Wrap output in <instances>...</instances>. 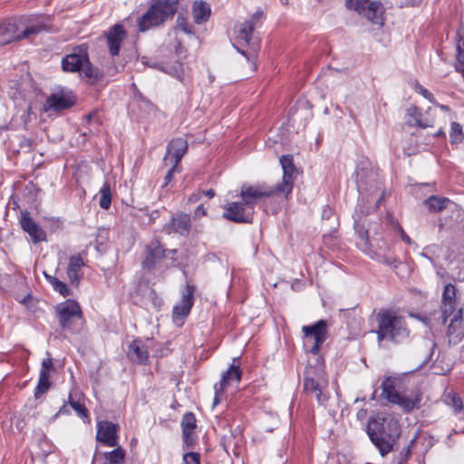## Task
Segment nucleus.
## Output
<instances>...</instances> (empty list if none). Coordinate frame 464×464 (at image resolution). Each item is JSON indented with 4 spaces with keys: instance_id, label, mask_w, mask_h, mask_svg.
Segmentation results:
<instances>
[{
    "instance_id": "1",
    "label": "nucleus",
    "mask_w": 464,
    "mask_h": 464,
    "mask_svg": "<svg viewBox=\"0 0 464 464\" xmlns=\"http://www.w3.org/2000/svg\"><path fill=\"white\" fill-rule=\"evenodd\" d=\"M355 180L359 192L356 212L368 215L371 207L365 206L370 198L381 189L382 179L377 169H374L368 160H361L355 170Z\"/></svg>"
},
{
    "instance_id": "2",
    "label": "nucleus",
    "mask_w": 464,
    "mask_h": 464,
    "mask_svg": "<svg viewBox=\"0 0 464 464\" xmlns=\"http://www.w3.org/2000/svg\"><path fill=\"white\" fill-rule=\"evenodd\" d=\"M367 433L381 456L385 457L397 449L401 428L398 420L393 418H385L382 421L370 422Z\"/></svg>"
},
{
    "instance_id": "3",
    "label": "nucleus",
    "mask_w": 464,
    "mask_h": 464,
    "mask_svg": "<svg viewBox=\"0 0 464 464\" xmlns=\"http://www.w3.org/2000/svg\"><path fill=\"white\" fill-rule=\"evenodd\" d=\"M378 342L384 340L399 343L410 336L405 318L392 310H381L376 315Z\"/></svg>"
},
{
    "instance_id": "4",
    "label": "nucleus",
    "mask_w": 464,
    "mask_h": 464,
    "mask_svg": "<svg viewBox=\"0 0 464 464\" xmlns=\"http://www.w3.org/2000/svg\"><path fill=\"white\" fill-rule=\"evenodd\" d=\"M179 0H152L147 12L139 18L140 32L158 26L171 19L177 12Z\"/></svg>"
},
{
    "instance_id": "5",
    "label": "nucleus",
    "mask_w": 464,
    "mask_h": 464,
    "mask_svg": "<svg viewBox=\"0 0 464 464\" xmlns=\"http://www.w3.org/2000/svg\"><path fill=\"white\" fill-rule=\"evenodd\" d=\"M47 30V25L37 22L25 25L21 20L11 18L0 24V45L25 39Z\"/></svg>"
},
{
    "instance_id": "6",
    "label": "nucleus",
    "mask_w": 464,
    "mask_h": 464,
    "mask_svg": "<svg viewBox=\"0 0 464 464\" xmlns=\"http://www.w3.org/2000/svg\"><path fill=\"white\" fill-rule=\"evenodd\" d=\"M62 66L65 72H80L88 79L99 78V71L91 64L85 45L74 47L72 52L63 59Z\"/></svg>"
},
{
    "instance_id": "7",
    "label": "nucleus",
    "mask_w": 464,
    "mask_h": 464,
    "mask_svg": "<svg viewBox=\"0 0 464 464\" xmlns=\"http://www.w3.org/2000/svg\"><path fill=\"white\" fill-rule=\"evenodd\" d=\"M55 313L63 330L76 331L79 322L82 319V309L72 299L58 304L55 306Z\"/></svg>"
},
{
    "instance_id": "8",
    "label": "nucleus",
    "mask_w": 464,
    "mask_h": 464,
    "mask_svg": "<svg viewBox=\"0 0 464 464\" xmlns=\"http://www.w3.org/2000/svg\"><path fill=\"white\" fill-rule=\"evenodd\" d=\"M283 197V193L278 191L277 187L269 186L266 183H260L256 185L244 184L241 187L240 197L242 200L251 207L254 210L255 205L262 198L271 197Z\"/></svg>"
},
{
    "instance_id": "9",
    "label": "nucleus",
    "mask_w": 464,
    "mask_h": 464,
    "mask_svg": "<svg viewBox=\"0 0 464 464\" xmlns=\"http://www.w3.org/2000/svg\"><path fill=\"white\" fill-rule=\"evenodd\" d=\"M346 5L376 24H382L384 8L380 2L371 0H346Z\"/></svg>"
},
{
    "instance_id": "10",
    "label": "nucleus",
    "mask_w": 464,
    "mask_h": 464,
    "mask_svg": "<svg viewBox=\"0 0 464 464\" xmlns=\"http://www.w3.org/2000/svg\"><path fill=\"white\" fill-rule=\"evenodd\" d=\"M306 341L310 338L314 339L313 345L309 349V353L317 354L320 351L322 344L327 338V322L325 320H319L312 325H304L302 327Z\"/></svg>"
},
{
    "instance_id": "11",
    "label": "nucleus",
    "mask_w": 464,
    "mask_h": 464,
    "mask_svg": "<svg viewBox=\"0 0 464 464\" xmlns=\"http://www.w3.org/2000/svg\"><path fill=\"white\" fill-rule=\"evenodd\" d=\"M223 218L236 223H251L254 210L242 200V202H230L224 206Z\"/></svg>"
},
{
    "instance_id": "12",
    "label": "nucleus",
    "mask_w": 464,
    "mask_h": 464,
    "mask_svg": "<svg viewBox=\"0 0 464 464\" xmlns=\"http://www.w3.org/2000/svg\"><path fill=\"white\" fill-rule=\"evenodd\" d=\"M241 370L239 366L232 364L223 374L219 382L214 385L215 396L213 407L220 403L224 398L225 390L227 386L238 383L241 380Z\"/></svg>"
},
{
    "instance_id": "13",
    "label": "nucleus",
    "mask_w": 464,
    "mask_h": 464,
    "mask_svg": "<svg viewBox=\"0 0 464 464\" xmlns=\"http://www.w3.org/2000/svg\"><path fill=\"white\" fill-rule=\"evenodd\" d=\"M280 164L283 169V179L282 182L276 186L277 187L278 191L283 193V197L287 198L293 190L295 179L294 175L296 172V169L293 162V156L283 155L280 158Z\"/></svg>"
},
{
    "instance_id": "14",
    "label": "nucleus",
    "mask_w": 464,
    "mask_h": 464,
    "mask_svg": "<svg viewBox=\"0 0 464 464\" xmlns=\"http://www.w3.org/2000/svg\"><path fill=\"white\" fill-rule=\"evenodd\" d=\"M382 395L392 403L400 405L406 411H411L416 407L418 400L409 398L405 395L401 394L395 390L393 382L387 378L382 383Z\"/></svg>"
},
{
    "instance_id": "15",
    "label": "nucleus",
    "mask_w": 464,
    "mask_h": 464,
    "mask_svg": "<svg viewBox=\"0 0 464 464\" xmlns=\"http://www.w3.org/2000/svg\"><path fill=\"white\" fill-rule=\"evenodd\" d=\"M119 427L108 420H101L97 423L96 440L108 447H116L119 443Z\"/></svg>"
},
{
    "instance_id": "16",
    "label": "nucleus",
    "mask_w": 464,
    "mask_h": 464,
    "mask_svg": "<svg viewBox=\"0 0 464 464\" xmlns=\"http://www.w3.org/2000/svg\"><path fill=\"white\" fill-rule=\"evenodd\" d=\"M187 150V140L182 138L173 139L168 145L167 153L163 160L164 164L166 166L173 165V168H177Z\"/></svg>"
},
{
    "instance_id": "17",
    "label": "nucleus",
    "mask_w": 464,
    "mask_h": 464,
    "mask_svg": "<svg viewBox=\"0 0 464 464\" xmlns=\"http://www.w3.org/2000/svg\"><path fill=\"white\" fill-rule=\"evenodd\" d=\"M194 285L188 284L182 292L180 301L173 308L172 316L175 321L182 320L189 314L194 304Z\"/></svg>"
},
{
    "instance_id": "18",
    "label": "nucleus",
    "mask_w": 464,
    "mask_h": 464,
    "mask_svg": "<svg viewBox=\"0 0 464 464\" xmlns=\"http://www.w3.org/2000/svg\"><path fill=\"white\" fill-rule=\"evenodd\" d=\"M19 221L21 227L28 233L34 243L46 240L45 231L31 218L28 212H22Z\"/></svg>"
},
{
    "instance_id": "19",
    "label": "nucleus",
    "mask_w": 464,
    "mask_h": 464,
    "mask_svg": "<svg viewBox=\"0 0 464 464\" xmlns=\"http://www.w3.org/2000/svg\"><path fill=\"white\" fill-rule=\"evenodd\" d=\"M464 336V321L462 308L458 309L454 316L450 318L447 331V337L450 344L459 343Z\"/></svg>"
},
{
    "instance_id": "20",
    "label": "nucleus",
    "mask_w": 464,
    "mask_h": 464,
    "mask_svg": "<svg viewBox=\"0 0 464 464\" xmlns=\"http://www.w3.org/2000/svg\"><path fill=\"white\" fill-rule=\"evenodd\" d=\"M190 229V218L187 214H180L172 218L169 223L164 226V231L168 234H179L187 236Z\"/></svg>"
},
{
    "instance_id": "21",
    "label": "nucleus",
    "mask_w": 464,
    "mask_h": 464,
    "mask_svg": "<svg viewBox=\"0 0 464 464\" xmlns=\"http://www.w3.org/2000/svg\"><path fill=\"white\" fill-rule=\"evenodd\" d=\"M126 37V32L120 24L113 25L107 34V41L110 53L112 56L118 55L122 41Z\"/></svg>"
},
{
    "instance_id": "22",
    "label": "nucleus",
    "mask_w": 464,
    "mask_h": 464,
    "mask_svg": "<svg viewBox=\"0 0 464 464\" xmlns=\"http://www.w3.org/2000/svg\"><path fill=\"white\" fill-rule=\"evenodd\" d=\"M165 253L166 250L158 241L151 242L147 246V255L142 261L143 267L152 269L165 257Z\"/></svg>"
},
{
    "instance_id": "23",
    "label": "nucleus",
    "mask_w": 464,
    "mask_h": 464,
    "mask_svg": "<svg viewBox=\"0 0 464 464\" xmlns=\"http://www.w3.org/2000/svg\"><path fill=\"white\" fill-rule=\"evenodd\" d=\"M75 102L74 96L71 92H60L53 93L47 98L46 104L49 109L61 111L71 108Z\"/></svg>"
},
{
    "instance_id": "24",
    "label": "nucleus",
    "mask_w": 464,
    "mask_h": 464,
    "mask_svg": "<svg viewBox=\"0 0 464 464\" xmlns=\"http://www.w3.org/2000/svg\"><path fill=\"white\" fill-rule=\"evenodd\" d=\"M211 10L210 6L203 2H195L192 6V15L194 22L198 24H201L207 22L210 16Z\"/></svg>"
},
{
    "instance_id": "25",
    "label": "nucleus",
    "mask_w": 464,
    "mask_h": 464,
    "mask_svg": "<svg viewBox=\"0 0 464 464\" xmlns=\"http://www.w3.org/2000/svg\"><path fill=\"white\" fill-rule=\"evenodd\" d=\"M455 70L464 73V28H460L457 34Z\"/></svg>"
},
{
    "instance_id": "26",
    "label": "nucleus",
    "mask_w": 464,
    "mask_h": 464,
    "mask_svg": "<svg viewBox=\"0 0 464 464\" xmlns=\"http://www.w3.org/2000/svg\"><path fill=\"white\" fill-rule=\"evenodd\" d=\"M254 28L255 26L253 25V21H245L239 25L237 37L246 42L247 44L251 45ZM252 49L253 53H251L250 56L255 57L256 52V44H252Z\"/></svg>"
},
{
    "instance_id": "27",
    "label": "nucleus",
    "mask_w": 464,
    "mask_h": 464,
    "mask_svg": "<svg viewBox=\"0 0 464 464\" xmlns=\"http://www.w3.org/2000/svg\"><path fill=\"white\" fill-rule=\"evenodd\" d=\"M128 356L132 362L137 363H146L149 358L147 350L140 347L137 341L130 343Z\"/></svg>"
},
{
    "instance_id": "28",
    "label": "nucleus",
    "mask_w": 464,
    "mask_h": 464,
    "mask_svg": "<svg viewBox=\"0 0 464 464\" xmlns=\"http://www.w3.org/2000/svg\"><path fill=\"white\" fill-rule=\"evenodd\" d=\"M83 265V260L80 256H72L70 258L67 275L72 284L78 285L80 280L79 271Z\"/></svg>"
},
{
    "instance_id": "29",
    "label": "nucleus",
    "mask_w": 464,
    "mask_h": 464,
    "mask_svg": "<svg viewBox=\"0 0 464 464\" xmlns=\"http://www.w3.org/2000/svg\"><path fill=\"white\" fill-rule=\"evenodd\" d=\"M444 401L453 409L454 414L459 420H464V406L459 395L453 392H449L445 394Z\"/></svg>"
},
{
    "instance_id": "30",
    "label": "nucleus",
    "mask_w": 464,
    "mask_h": 464,
    "mask_svg": "<svg viewBox=\"0 0 464 464\" xmlns=\"http://www.w3.org/2000/svg\"><path fill=\"white\" fill-rule=\"evenodd\" d=\"M304 390L306 392L314 393L320 403H323L326 401V396L322 392L321 384L313 378H304Z\"/></svg>"
},
{
    "instance_id": "31",
    "label": "nucleus",
    "mask_w": 464,
    "mask_h": 464,
    "mask_svg": "<svg viewBox=\"0 0 464 464\" xmlns=\"http://www.w3.org/2000/svg\"><path fill=\"white\" fill-rule=\"evenodd\" d=\"M82 394L72 391L69 394V404L75 411L77 415L82 419L88 418V411L83 402L81 401Z\"/></svg>"
},
{
    "instance_id": "32",
    "label": "nucleus",
    "mask_w": 464,
    "mask_h": 464,
    "mask_svg": "<svg viewBox=\"0 0 464 464\" xmlns=\"http://www.w3.org/2000/svg\"><path fill=\"white\" fill-rule=\"evenodd\" d=\"M406 115L408 116V123L412 126H419L420 128H428L432 126V121H422L421 113L415 106L407 109Z\"/></svg>"
},
{
    "instance_id": "33",
    "label": "nucleus",
    "mask_w": 464,
    "mask_h": 464,
    "mask_svg": "<svg viewBox=\"0 0 464 464\" xmlns=\"http://www.w3.org/2000/svg\"><path fill=\"white\" fill-rule=\"evenodd\" d=\"M450 199L444 197L430 196L424 200V205L431 212H440L447 208Z\"/></svg>"
},
{
    "instance_id": "34",
    "label": "nucleus",
    "mask_w": 464,
    "mask_h": 464,
    "mask_svg": "<svg viewBox=\"0 0 464 464\" xmlns=\"http://www.w3.org/2000/svg\"><path fill=\"white\" fill-rule=\"evenodd\" d=\"M104 458L108 461L104 464H124L125 451L121 447L117 445L113 450L105 452Z\"/></svg>"
},
{
    "instance_id": "35",
    "label": "nucleus",
    "mask_w": 464,
    "mask_h": 464,
    "mask_svg": "<svg viewBox=\"0 0 464 464\" xmlns=\"http://www.w3.org/2000/svg\"><path fill=\"white\" fill-rule=\"evenodd\" d=\"M100 207L103 209H108L111 203V186L108 182L103 183L100 189Z\"/></svg>"
},
{
    "instance_id": "36",
    "label": "nucleus",
    "mask_w": 464,
    "mask_h": 464,
    "mask_svg": "<svg viewBox=\"0 0 464 464\" xmlns=\"http://www.w3.org/2000/svg\"><path fill=\"white\" fill-rule=\"evenodd\" d=\"M45 275L47 281L51 284L53 288L59 292L63 296H68L71 295V291L66 284L60 281L58 278L53 276Z\"/></svg>"
},
{
    "instance_id": "37",
    "label": "nucleus",
    "mask_w": 464,
    "mask_h": 464,
    "mask_svg": "<svg viewBox=\"0 0 464 464\" xmlns=\"http://www.w3.org/2000/svg\"><path fill=\"white\" fill-rule=\"evenodd\" d=\"M196 426L195 415L192 412L185 413L181 420L182 433L193 432Z\"/></svg>"
},
{
    "instance_id": "38",
    "label": "nucleus",
    "mask_w": 464,
    "mask_h": 464,
    "mask_svg": "<svg viewBox=\"0 0 464 464\" xmlns=\"http://www.w3.org/2000/svg\"><path fill=\"white\" fill-rule=\"evenodd\" d=\"M458 310L456 309V303H450V302H442L441 306V318L442 323L446 324L448 321V318H452L454 316V314H456Z\"/></svg>"
},
{
    "instance_id": "39",
    "label": "nucleus",
    "mask_w": 464,
    "mask_h": 464,
    "mask_svg": "<svg viewBox=\"0 0 464 464\" xmlns=\"http://www.w3.org/2000/svg\"><path fill=\"white\" fill-rule=\"evenodd\" d=\"M51 386L50 378L49 377H41L39 376V382L34 391L35 398H40L44 393H45Z\"/></svg>"
},
{
    "instance_id": "40",
    "label": "nucleus",
    "mask_w": 464,
    "mask_h": 464,
    "mask_svg": "<svg viewBox=\"0 0 464 464\" xmlns=\"http://www.w3.org/2000/svg\"><path fill=\"white\" fill-rule=\"evenodd\" d=\"M165 72L171 76L177 78L179 81L182 82L184 79V69L183 65L180 63H175L165 70Z\"/></svg>"
},
{
    "instance_id": "41",
    "label": "nucleus",
    "mask_w": 464,
    "mask_h": 464,
    "mask_svg": "<svg viewBox=\"0 0 464 464\" xmlns=\"http://www.w3.org/2000/svg\"><path fill=\"white\" fill-rule=\"evenodd\" d=\"M450 135L452 143L461 142L464 138L461 125L457 122H452Z\"/></svg>"
},
{
    "instance_id": "42",
    "label": "nucleus",
    "mask_w": 464,
    "mask_h": 464,
    "mask_svg": "<svg viewBox=\"0 0 464 464\" xmlns=\"http://www.w3.org/2000/svg\"><path fill=\"white\" fill-rule=\"evenodd\" d=\"M456 287L452 284H447L442 293V302L456 303Z\"/></svg>"
},
{
    "instance_id": "43",
    "label": "nucleus",
    "mask_w": 464,
    "mask_h": 464,
    "mask_svg": "<svg viewBox=\"0 0 464 464\" xmlns=\"http://www.w3.org/2000/svg\"><path fill=\"white\" fill-rule=\"evenodd\" d=\"M359 213L362 214L360 211H358V212L355 211V214L353 216L354 228H355L356 232L358 233L359 237L362 239L365 240V242H367L368 241V231L365 230L363 228V227L359 224V219H360Z\"/></svg>"
},
{
    "instance_id": "44",
    "label": "nucleus",
    "mask_w": 464,
    "mask_h": 464,
    "mask_svg": "<svg viewBox=\"0 0 464 464\" xmlns=\"http://www.w3.org/2000/svg\"><path fill=\"white\" fill-rule=\"evenodd\" d=\"M183 464H200V456L197 452H187L183 455Z\"/></svg>"
},
{
    "instance_id": "45",
    "label": "nucleus",
    "mask_w": 464,
    "mask_h": 464,
    "mask_svg": "<svg viewBox=\"0 0 464 464\" xmlns=\"http://www.w3.org/2000/svg\"><path fill=\"white\" fill-rule=\"evenodd\" d=\"M414 440H411L410 445H408L406 448H403L399 456H398V460H397V464H404L407 462L410 455H411V444H413L414 442Z\"/></svg>"
},
{
    "instance_id": "46",
    "label": "nucleus",
    "mask_w": 464,
    "mask_h": 464,
    "mask_svg": "<svg viewBox=\"0 0 464 464\" xmlns=\"http://www.w3.org/2000/svg\"><path fill=\"white\" fill-rule=\"evenodd\" d=\"M53 367V362L51 358L44 359L42 362L41 370L39 376L41 377H49L50 378V370Z\"/></svg>"
},
{
    "instance_id": "47",
    "label": "nucleus",
    "mask_w": 464,
    "mask_h": 464,
    "mask_svg": "<svg viewBox=\"0 0 464 464\" xmlns=\"http://www.w3.org/2000/svg\"><path fill=\"white\" fill-rule=\"evenodd\" d=\"M414 89L418 93L422 95L425 99L429 100L430 102L435 103L434 97L429 90H427L426 88H424L423 86H421L420 84H419L417 82L414 85Z\"/></svg>"
},
{
    "instance_id": "48",
    "label": "nucleus",
    "mask_w": 464,
    "mask_h": 464,
    "mask_svg": "<svg viewBox=\"0 0 464 464\" xmlns=\"http://www.w3.org/2000/svg\"><path fill=\"white\" fill-rule=\"evenodd\" d=\"M176 29L184 32L185 34H192V27L189 25L184 18H178V24Z\"/></svg>"
},
{
    "instance_id": "49",
    "label": "nucleus",
    "mask_w": 464,
    "mask_h": 464,
    "mask_svg": "<svg viewBox=\"0 0 464 464\" xmlns=\"http://www.w3.org/2000/svg\"><path fill=\"white\" fill-rule=\"evenodd\" d=\"M205 216H207V209L204 208L203 204H200L196 208L194 211V218H199Z\"/></svg>"
},
{
    "instance_id": "50",
    "label": "nucleus",
    "mask_w": 464,
    "mask_h": 464,
    "mask_svg": "<svg viewBox=\"0 0 464 464\" xmlns=\"http://www.w3.org/2000/svg\"><path fill=\"white\" fill-rule=\"evenodd\" d=\"M169 166H170V169L168 170V172L165 176L164 183H163L162 187H166L173 179V174H174L176 168H173V165H169Z\"/></svg>"
},
{
    "instance_id": "51",
    "label": "nucleus",
    "mask_w": 464,
    "mask_h": 464,
    "mask_svg": "<svg viewBox=\"0 0 464 464\" xmlns=\"http://www.w3.org/2000/svg\"><path fill=\"white\" fill-rule=\"evenodd\" d=\"M202 196L203 192H201V190L195 191L188 197V202L190 204L196 203L201 198Z\"/></svg>"
},
{
    "instance_id": "52",
    "label": "nucleus",
    "mask_w": 464,
    "mask_h": 464,
    "mask_svg": "<svg viewBox=\"0 0 464 464\" xmlns=\"http://www.w3.org/2000/svg\"><path fill=\"white\" fill-rule=\"evenodd\" d=\"M183 434V439H184V442L186 443L187 446H192L193 443H194V439H193V432H188V433H182Z\"/></svg>"
},
{
    "instance_id": "53",
    "label": "nucleus",
    "mask_w": 464,
    "mask_h": 464,
    "mask_svg": "<svg viewBox=\"0 0 464 464\" xmlns=\"http://www.w3.org/2000/svg\"><path fill=\"white\" fill-rule=\"evenodd\" d=\"M398 230H399V233L401 235V239L407 243V244H411V240L410 238V237L404 232V230L402 229L401 227L398 226Z\"/></svg>"
},
{
    "instance_id": "54",
    "label": "nucleus",
    "mask_w": 464,
    "mask_h": 464,
    "mask_svg": "<svg viewBox=\"0 0 464 464\" xmlns=\"http://www.w3.org/2000/svg\"><path fill=\"white\" fill-rule=\"evenodd\" d=\"M262 15L263 13L261 11H256L247 21H253V25L255 26L256 23L262 17Z\"/></svg>"
},
{
    "instance_id": "55",
    "label": "nucleus",
    "mask_w": 464,
    "mask_h": 464,
    "mask_svg": "<svg viewBox=\"0 0 464 464\" xmlns=\"http://www.w3.org/2000/svg\"><path fill=\"white\" fill-rule=\"evenodd\" d=\"M421 3V0H405V5L416 6Z\"/></svg>"
},
{
    "instance_id": "56",
    "label": "nucleus",
    "mask_w": 464,
    "mask_h": 464,
    "mask_svg": "<svg viewBox=\"0 0 464 464\" xmlns=\"http://www.w3.org/2000/svg\"><path fill=\"white\" fill-rule=\"evenodd\" d=\"M201 192H203V195L207 196L208 198H212L216 195L215 190L212 188L208 190H201Z\"/></svg>"
},
{
    "instance_id": "57",
    "label": "nucleus",
    "mask_w": 464,
    "mask_h": 464,
    "mask_svg": "<svg viewBox=\"0 0 464 464\" xmlns=\"http://www.w3.org/2000/svg\"><path fill=\"white\" fill-rule=\"evenodd\" d=\"M68 412L67 409H66V405H63V407L60 408L58 413L59 414H63V413H66Z\"/></svg>"
},
{
    "instance_id": "58",
    "label": "nucleus",
    "mask_w": 464,
    "mask_h": 464,
    "mask_svg": "<svg viewBox=\"0 0 464 464\" xmlns=\"http://www.w3.org/2000/svg\"><path fill=\"white\" fill-rule=\"evenodd\" d=\"M238 52H240L244 56H246L247 60H249V59H250V56L246 53V52H245V51H240V50H238Z\"/></svg>"
},
{
    "instance_id": "59",
    "label": "nucleus",
    "mask_w": 464,
    "mask_h": 464,
    "mask_svg": "<svg viewBox=\"0 0 464 464\" xmlns=\"http://www.w3.org/2000/svg\"><path fill=\"white\" fill-rule=\"evenodd\" d=\"M439 106L443 111H448V109H449L447 105H439Z\"/></svg>"
},
{
    "instance_id": "60",
    "label": "nucleus",
    "mask_w": 464,
    "mask_h": 464,
    "mask_svg": "<svg viewBox=\"0 0 464 464\" xmlns=\"http://www.w3.org/2000/svg\"><path fill=\"white\" fill-rule=\"evenodd\" d=\"M7 130V126H0V131Z\"/></svg>"
},
{
    "instance_id": "61",
    "label": "nucleus",
    "mask_w": 464,
    "mask_h": 464,
    "mask_svg": "<svg viewBox=\"0 0 464 464\" xmlns=\"http://www.w3.org/2000/svg\"><path fill=\"white\" fill-rule=\"evenodd\" d=\"M382 198H380L379 199H377V204L380 202V200H382Z\"/></svg>"
}]
</instances>
